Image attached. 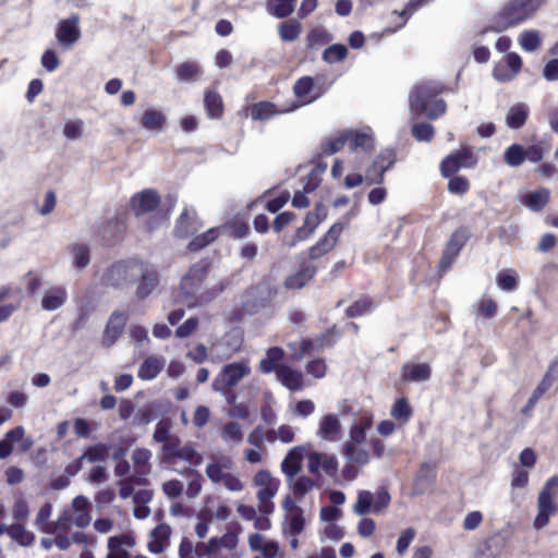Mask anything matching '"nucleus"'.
Returning a JSON list of instances; mask_svg holds the SVG:
<instances>
[{
	"label": "nucleus",
	"mask_w": 558,
	"mask_h": 558,
	"mask_svg": "<svg viewBox=\"0 0 558 558\" xmlns=\"http://www.w3.org/2000/svg\"><path fill=\"white\" fill-rule=\"evenodd\" d=\"M546 0H508L490 19L488 29L501 33L532 19Z\"/></svg>",
	"instance_id": "1"
},
{
	"label": "nucleus",
	"mask_w": 558,
	"mask_h": 558,
	"mask_svg": "<svg viewBox=\"0 0 558 558\" xmlns=\"http://www.w3.org/2000/svg\"><path fill=\"white\" fill-rule=\"evenodd\" d=\"M442 92V85L438 82H425L414 86L410 93V109L417 116H426L428 119H437L446 112L447 106L444 99H435Z\"/></svg>",
	"instance_id": "2"
},
{
	"label": "nucleus",
	"mask_w": 558,
	"mask_h": 558,
	"mask_svg": "<svg viewBox=\"0 0 558 558\" xmlns=\"http://www.w3.org/2000/svg\"><path fill=\"white\" fill-rule=\"evenodd\" d=\"M208 263L201 260L191 266L186 275L181 279L180 291L182 302L189 307L207 303L213 298L208 292H201L203 282L208 272Z\"/></svg>",
	"instance_id": "3"
},
{
	"label": "nucleus",
	"mask_w": 558,
	"mask_h": 558,
	"mask_svg": "<svg viewBox=\"0 0 558 558\" xmlns=\"http://www.w3.org/2000/svg\"><path fill=\"white\" fill-rule=\"evenodd\" d=\"M233 469L234 462L230 457H211L205 473L213 484L232 493H240L244 489V483L238 474L232 472Z\"/></svg>",
	"instance_id": "4"
},
{
	"label": "nucleus",
	"mask_w": 558,
	"mask_h": 558,
	"mask_svg": "<svg viewBox=\"0 0 558 558\" xmlns=\"http://www.w3.org/2000/svg\"><path fill=\"white\" fill-rule=\"evenodd\" d=\"M558 497V476L549 477L537 496V514L533 526L535 530H542L548 525L550 518L558 512L556 498Z\"/></svg>",
	"instance_id": "5"
},
{
	"label": "nucleus",
	"mask_w": 558,
	"mask_h": 558,
	"mask_svg": "<svg viewBox=\"0 0 558 558\" xmlns=\"http://www.w3.org/2000/svg\"><path fill=\"white\" fill-rule=\"evenodd\" d=\"M143 270L138 259L119 260L112 264L102 276V283L111 288H124L134 283Z\"/></svg>",
	"instance_id": "6"
},
{
	"label": "nucleus",
	"mask_w": 558,
	"mask_h": 558,
	"mask_svg": "<svg viewBox=\"0 0 558 558\" xmlns=\"http://www.w3.org/2000/svg\"><path fill=\"white\" fill-rule=\"evenodd\" d=\"M253 483L258 488L256 493L258 511L263 514H271L275 510L271 500L279 490L280 481L274 477L269 471L259 470L254 475Z\"/></svg>",
	"instance_id": "7"
},
{
	"label": "nucleus",
	"mask_w": 558,
	"mask_h": 558,
	"mask_svg": "<svg viewBox=\"0 0 558 558\" xmlns=\"http://www.w3.org/2000/svg\"><path fill=\"white\" fill-rule=\"evenodd\" d=\"M251 374V366L247 361H238L222 366L218 375L214 378L211 387L215 391L222 395H229L243 378Z\"/></svg>",
	"instance_id": "8"
},
{
	"label": "nucleus",
	"mask_w": 558,
	"mask_h": 558,
	"mask_svg": "<svg viewBox=\"0 0 558 558\" xmlns=\"http://www.w3.org/2000/svg\"><path fill=\"white\" fill-rule=\"evenodd\" d=\"M162 452L168 463L173 464L175 460H182L193 466H198L203 462V457L196 451L192 444L182 445L177 436L169 444L162 445Z\"/></svg>",
	"instance_id": "9"
},
{
	"label": "nucleus",
	"mask_w": 558,
	"mask_h": 558,
	"mask_svg": "<svg viewBox=\"0 0 558 558\" xmlns=\"http://www.w3.org/2000/svg\"><path fill=\"white\" fill-rule=\"evenodd\" d=\"M80 16L72 14L59 21L56 28V39L64 49H71L81 38Z\"/></svg>",
	"instance_id": "10"
},
{
	"label": "nucleus",
	"mask_w": 558,
	"mask_h": 558,
	"mask_svg": "<svg viewBox=\"0 0 558 558\" xmlns=\"http://www.w3.org/2000/svg\"><path fill=\"white\" fill-rule=\"evenodd\" d=\"M247 545L251 551L257 553L253 558H277L281 554L280 544L277 541L258 532L247 535Z\"/></svg>",
	"instance_id": "11"
},
{
	"label": "nucleus",
	"mask_w": 558,
	"mask_h": 558,
	"mask_svg": "<svg viewBox=\"0 0 558 558\" xmlns=\"http://www.w3.org/2000/svg\"><path fill=\"white\" fill-rule=\"evenodd\" d=\"M239 544V535L235 531H227L220 537H213L208 542L198 543V553L201 555H210L215 553L217 558H221V549L232 550Z\"/></svg>",
	"instance_id": "12"
},
{
	"label": "nucleus",
	"mask_w": 558,
	"mask_h": 558,
	"mask_svg": "<svg viewBox=\"0 0 558 558\" xmlns=\"http://www.w3.org/2000/svg\"><path fill=\"white\" fill-rule=\"evenodd\" d=\"M21 293L19 287H0V323L7 322L20 307Z\"/></svg>",
	"instance_id": "13"
},
{
	"label": "nucleus",
	"mask_w": 558,
	"mask_h": 558,
	"mask_svg": "<svg viewBox=\"0 0 558 558\" xmlns=\"http://www.w3.org/2000/svg\"><path fill=\"white\" fill-rule=\"evenodd\" d=\"M343 230L344 226L341 222L333 223L328 232L314 246L310 248V257L312 259H317L332 251Z\"/></svg>",
	"instance_id": "14"
},
{
	"label": "nucleus",
	"mask_w": 558,
	"mask_h": 558,
	"mask_svg": "<svg viewBox=\"0 0 558 558\" xmlns=\"http://www.w3.org/2000/svg\"><path fill=\"white\" fill-rule=\"evenodd\" d=\"M307 469L313 474L323 470L328 476L333 477L338 473V460L333 454L312 452L307 457Z\"/></svg>",
	"instance_id": "15"
},
{
	"label": "nucleus",
	"mask_w": 558,
	"mask_h": 558,
	"mask_svg": "<svg viewBox=\"0 0 558 558\" xmlns=\"http://www.w3.org/2000/svg\"><path fill=\"white\" fill-rule=\"evenodd\" d=\"M135 296L138 300H144L157 288L159 283L158 272L147 263L143 262V270L138 276Z\"/></svg>",
	"instance_id": "16"
},
{
	"label": "nucleus",
	"mask_w": 558,
	"mask_h": 558,
	"mask_svg": "<svg viewBox=\"0 0 558 558\" xmlns=\"http://www.w3.org/2000/svg\"><path fill=\"white\" fill-rule=\"evenodd\" d=\"M202 228L196 211L193 208L185 207L177 220L174 233L179 238H187L196 233Z\"/></svg>",
	"instance_id": "17"
},
{
	"label": "nucleus",
	"mask_w": 558,
	"mask_h": 558,
	"mask_svg": "<svg viewBox=\"0 0 558 558\" xmlns=\"http://www.w3.org/2000/svg\"><path fill=\"white\" fill-rule=\"evenodd\" d=\"M128 322V314L125 312H113L107 323L102 343L107 347L112 345L117 339L122 335Z\"/></svg>",
	"instance_id": "18"
},
{
	"label": "nucleus",
	"mask_w": 558,
	"mask_h": 558,
	"mask_svg": "<svg viewBox=\"0 0 558 558\" xmlns=\"http://www.w3.org/2000/svg\"><path fill=\"white\" fill-rule=\"evenodd\" d=\"M171 527L161 523L157 525L149 534L147 548L151 554H161L170 546Z\"/></svg>",
	"instance_id": "19"
},
{
	"label": "nucleus",
	"mask_w": 558,
	"mask_h": 558,
	"mask_svg": "<svg viewBox=\"0 0 558 558\" xmlns=\"http://www.w3.org/2000/svg\"><path fill=\"white\" fill-rule=\"evenodd\" d=\"M159 204L160 197L154 190H144L131 199V206L137 216L153 211Z\"/></svg>",
	"instance_id": "20"
},
{
	"label": "nucleus",
	"mask_w": 558,
	"mask_h": 558,
	"mask_svg": "<svg viewBox=\"0 0 558 558\" xmlns=\"http://www.w3.org/2000/svg\"><path fill=\"white\" fill-rule=\"evenodd\" d=\"M345 142L349 143L351 149H362L365 151L374 148V134L369 128L362 131L348 130L343 131Z\"/></svg>",
	"instance_id": "21"
},
{
	"label": "nucleus",
	"mask_w": 558,
	"mask_h": 558,
	"mask_svg": "<svg viewBox=\"0 0 558 558\" xmlns=\"http://www.w3.org/2000/svg\"><path fill=\"white\" fill-rule=\"evenodd\" d=\"M341 424L333 414L324 415L318 425L317 436L324 440L333 442L341 438Z\"/></svg>",
	"instance_id": "22"
},
{
	"label": "nucleus",
	"mask_w": 558,
	"mask_h": 558,
	"mask_svg": "<svg viewBox=\"0 0 558 558\" xmlns=\"http://www.w3.org/2000/svg\"><path fill=\"white\" fill-rule=\"evenodd\" d=\"M276 375L277 379L291 391L302 390L305 386L303 374L290 366H279L276 369Z\"/></svg>",
	"instance_id": "23"
},
{
	"label": "nucleus",
	"mask_w": 558,
	"mask_h": 558,
	"mask_svg": "<svg viewBox=\"0 0 558 558\" xmlns=\"http://www.w3.org/2000/svg\"><path fill=\"white\" fill-rule=\"evenodd\" d=\"M134 544V537L129 534L111 536L108 538L109 553L106 558H128L129 554L124 546L133 547Z\"/></svg>",
	"instance_id": "24"
},
{
	"label": "nucleus",
	"mask_w": 558,
	"mask_h": 558,
	"mask_svg": "<svg viewBox=\"0 0 558 558\" xmlns=\"http://www.w3.org/2000/svg\"><path fill=\"white\" fill-rule=\"evenodd\" d=\"M304 449L294 447L290 449L281 462V470L289 481H292L301 470Z\"/></svg>",
	"instance_id": "25"
},
{
	"label": "nucleus",
	"mask_w": 558,
	"mask_h": 558,
	"mask_svg": "<svg viewBox=\"0 0 558 558\" xmlns=\"http://www.w3.org/2000/svg\"><path fill=\"white\" fill-rule=\"evenodd\" d=\"M432 369L426 363H407L402 366L403 381H426L430 378Z\"/></svg>",
	"instance_id": "26"
},
{
	"label": "nucleus",
	"mask_w": 558,
	"mask_h": 558,
	"mask_svg": "<svg viewBox=\"0 0 558 558\" xmlns=\"http://www.w3.org/2000/svg\"><path fill=\"white\" fill-rule=\"evenodd\" d=\"M316 267L313 265H304L296 272L288 276L284 280L287 289H301L305 287L316 275Z\"/></svg>",
	"instance_id": "27"
},
{
	"label": "nucleus",
	"mask_w": 558,
	"mask_h": 558,
	"mask_svg": "<svg viewBox=\"0 0 558 558\" xmlns=\"http://www.w3.org/2000/svg\"><path fill=\"white\" fill-rule=\"evenodd\" d=\"M293 90L302 105L310 104L319 97V94L315 92L314 81L310 76L299 78L293 86Z\"/></svg>",
	"instance_id": "28"
},
{
	"label": "nucleus",
	"mask_w": 558,
	"mask_h": 558,
	"mask_svg": "<svg viewBox=\"0 0 558 558\" xmlns=\"http://www.w3.org/2000/svg\"><path fill=\"white\" fill-rule=\"evenodd\" d=\"M530 114V108L524 102H518L510 107L506 116V124L508 128L518 130L521 129Z\"/></svg>",
	"instance_id": "29"
},
{
	"label": "nucleus",
	"mask_w": 558,
	"mask_h": 558,
	"mask_svg": "<svg viewBox=\"0 0 558 558\" xmlns=\"http://www.w3.org/2000/svg\"><path fill=\"white\" fill-rule=\"evenodd\" d=\"M165 364L166 361L162 356H148L140 366L137 375L143 380H151L158 376Z\"/></svg>",
	"instance_id": "30"
},
{
	"label": "nucleus",
	"mask_w": 558,
	"mask_h": 558,
	"mask_svg": "<svg viewBox=\"0 0 558 558\" xmlns=\"http://www.w3.org/2000/svg\"><path fill=\"white\" fill-rule=\"evenodd\" d=\"M68 299V292L64 287L52 288L44 294L41 307L45 311H56L60 308Z\"/></svg>",
	"instance_id": "31"
},
{
	"label": "nucleus",
	"mask_w": 558,
	"mask_h": 558,
	"mask_svg": "<svg viewBox=\"0 0 558 558\" xmlns=\"http://www.w3.org/2000/svg\"><path fill=\"white\" fill-rule=\"evenodd\" d=\"M52 511L53 506L49 501L40 506L34 520V525L38 531L46 534H54V521L49 522Z\"/></svg>",
	"instance_id": "32"
},
{
	"label": "nucleus",
	"mask_w": 558,
	"mask_h": 558,
	"mask_svg": "<svg viewBox=\"0 0 558 558\" xmlns=\"http://www.w3.org/2000/svg\"><path fill=\"white\" fill-rule=\"evenodd\" d=\"M220 437L227 445L239 446L244 438L242 425L235 421L227 422L220 429Z\"/></svg>",
	"instance_id": "33"
},
{
	"label": "nucleus",
	"mask_w": 558,
	"mask_h": 558,
	"mask_svg": "<svg viewBox=\"0 0 558 558\" xmlns=\"http://www.w3.org/2000/svg\"><path fill=\"white\" fill-rule=\"evenodd\" d=\"M295 108H298V106H295L293 108H289V109H278L271 102L262 101V102L253 105L250 108V112H251V117L254 120H267V119H270L271 117H274V116H276L278 113L292 111Z\"/></svg>",
	"instance_id": "34"
},
{
	"label": "nucleus",
	"mask_w": 558,
	"mask_h": 558,
	"mask_svg": "<svg viewBox=\"0 0 558 558\" xmlns=\"http://www.w3.org/2000/svg\"><path fill=\"white\" fill-rule=\"evenodd\" d=\"M550 192L547 189H539L527 193L522 203L533 211L542 210L549 202Z\"/></svg>",
	"instance_id": "35"
},
{
	"label": "nucleus",
	"mask_w": 558,
	"mask_h": 558,
	"mask_svg": "<svg viewBox=\"0 0 558 558\" xmlns=\"http://www.w3.org/2000/svg\"><path fill=\"white\" fill-rule=\"evenodd\" d=\"M464 240L461 232H454L447 244L444 256L440 259V267L447 268L451 265L452 260L458 255L459 251L463 246Z\"/></svg>",
	"instance_id": "36"
},
{
	"label": "nucleus",
	"mask_w": 558,
	"mask_h": 558,
	"mask_svg": "<svg viewBox=\"0 0 558 558\" xmlns=\"http://www.w3.org/2000/svg\"><path fill=\"white\" fill-rule=\"evenodd\" d=\"M166 123V116L157 109H147L142 116L144 129L153 132H160Z\"/></svg>",
	"instance_id": "37"
},
{
	"label": "nucleus",
	"mask_w": 558,
	"mask_h": 558,
	"mask_svg": "<svg viewBox=\"0 0 558 558\" xmlns=\"http://www.w3.org/2000/svg\"><path fill=\"white\" fill-rule=\"evenodd\" d=\"M204 106L207 114L211 119H219L223 114V101L221 96L215 90H207L204 97Z\"/></svg>",
	"instance_id": "38"
},
{
	"label": "nucleus",
	"mask_w": 558,
	"mask_h": 558,
	"mask_svg": "<svg viewBox=\"0 0 558 558\" xmlns=\"http://www.w3.org/2000/svg\"><path fill=\"white\" fill-rule=\"evenodd\" d=\"M9 537L22 547L32 546L36 538L32 531H28L23 523L19 522L11 524Z\"/></svg>",
	"instance_id": "39"
},
{
	"label": "nucleus",
	"mask_w": 558,
	"mask_h": 558,
	"mask_svg": "<svg viewBox=\"0 0 558 558\" xmlns=\"http://www.w3.org/2000/svg\"><path fill=\"white\" fill-rule=\"evenodd\" d=\"M295 3L296 0H267L266 8L269 14L284 19L294 11Z\"/></svg>",
	"instance_id": "40"
},
{
	"label": "nucleus",
	"mask_w": 558,
	"mask_h": 558,
	"mask_svg": "<svg viewBox=\"0 0 558 558\" xmlns=\"http://www.w3.org/2000/svg\"><path fill=\"white\" fill-rule=\"evenodd\" d=\"M151 452L146 448H136L132 453V461L136 473L140 476H146L150 472Z\"/></svg>",
	"instance_id": "41"
},
{
	"label": "nucleus",
	"mask_w": 558,
	"mask_h": 558,
	"mask_svg": "<svg viewBox=\"0 0 558 558\" xmlns=\"http://www.w3.org/2000/svg\"><path fill=\"white\" fill-rule=\"evenodd\" d=\"M110 446L104 442H97L84 450L80 457L82 461L89 463L104 462L109 454Z\"/></svg>",
	"instance_id": "42"
},
{
	"label": "nucleus",
	"mask_w": 558,
	"mask_h": 558,
	"mask_svg": "<svg viewBox=\"0 0 558 558\" xmlns=\"http://www.w3.org/2000/svg\"><path fill=\"white\" fill-rule=\"evenodd\" d=\"M557 377H558V361H555V362L550 363V365L548 366L547 372L545 373L541 383L534 389L533 395H535L537 398L541 399L546 393V391H548L553 387Z\"/></svg>",
	"instance_id": "43"
},
{
	"label": "nucleus",
	"mask_w": 558,
	"mask_h": 558,
	"mask_svg": "<svg viewBox=\"0 0 558 558\" xmlns=\"http://www.w3.org/2000/svg\"><path fill=\"white\" fill-rule=\"evenodd\" d=\"M342 453L344 458L357 466H364L369 462V453L360 446L343 445Z\"/></svg>",
	"instance_id": "44"
},
{
	"label": "nucleus",
	"mask_w": 558,
	"mask_h": 558,
	"mask_svg": "<svg viewBox=\"0 0 558 558\" xmlns=\"http://www.w3.org/2000/svg\"><path fill=\"white\" fill-rule=\"evenodd\" d=\"M434 477L435 474L433 466L428 463H424L416 475L413 494L422 495L425 490V486H429L433 483Z\"/></svg>",
	"instance_id": "45"
},
{
	"label": "nucleus",
	"mask_w": 558,
	"mask_h": 558,
	"mask_svg": "<svg viewBox=\"0 0 558 558\" xmlns=\"http://www.w3.org/2000/svg\"><path fill=\"white\" fill-rule=\"evenodd\" d=\"M178 473L190 478L186 488V496L189 498L197 497L203 487L201 474L192 468H185L184 470L178 471Z\"/></svg>",
	"instance_id": "46"
},
{
	"label": "nucleus",
	"mask_w": 558,
	"mask_h": 558,
	"mask_svg": "<svg viewBox=\"0 0 558 558\" xmlns=\"http://www.w3.org/2000/svg\"><path fill=\"white\" fill-rule=\"evenodd\" d=\"M284 352L279 347H272L267 350L266 356L259 363L260 372L269 374L276 369L278 362L283 359Z\"/></svg>",
	"instance_id": "47"
},
{
	"label": "nucleus",
	"mask_w": 558,
	"mask_h": 558,
	"mask_svg": "<svg viewBox=\"0 0 558 558\" xmlns=\"http://www.w3.org/2000/svg\"><path fill=\"white\" fill-rule=\"evenodd\" d=\"M68 250L73 257V267L77 269H83L89 264V248L85 244H71L68 246Z\"/></svg>",
	"instance_id": "48"
},
{
	"label": "nucleus",
	"mask_w": 558,
	"mask_h": 558,
	"mask_svg": "<svg viewBox=\"0 0 558 558\" xmlns=\"http://www.w3.org/2000/svg\"><path fill=\"white\" fill-rule=\"evenodd\" d=\"M499 289L506 292L514 291L519 286V277L513 269H502L496 276Z\"/></svg>",
	"instance_id": "49"
},
{
	"label": "nucleus",
	"mask_w": 558,
	"mask_h": 558,
	"mask_svg": "<svg viewBox=\"0 0 558 558\" xmlns=\"http://www.w3.org/2000/svg\"><path fill=\"white\" fill-rule=\"evenodd\" d=\"M374 494L369 490H359L357 498L353 505V512L357 515H364L373 512Z\"/></svg>",
	"instance_id": "50"
},
{
	"label": "nucleus",
	"mask_w": 558,
	"mask_h": 558,
	"mask_svg": "<svg viewBox=\"0 0 558 558\" xmlns=\"http://www.w3.org/2000/svg\"><path fill=\"white\" fill-rule=\"evenodd\" d=\"M519 44L525 51L533 52L542 45V38L538 31L527 29L521 33Z\"/></svg>",
	"instance_id": "51"
},
{
	"label": "nucleus",
	"mask_w": 558,
	"mask_h": 558,
	"mask_svg": "<svg viewBox=\"0 0 558 558\" xmlns=\"http://www.w3.org/2000/svg\"><path fill=\"white\" fill-rule=\"evenodd\" d=\"M525 148L519 144L510 145L504 153V160L510 167H519L525 160Z\"/></svg>",
	"instance_id": "52"
},
{
	"label": "nucleus",
	"mask_w": 558,
	"mask_h": 558,
	"mask_svg": "<svg viewBox=\"0 0 558 558\" xmlns=\"http://www.w3.org/2000/svg\"><path fill=\"white\" fill-rule=\"evenodd\" d=\"M197 550L198 543L194 546L191 539L183 537L179 545L178 554L180 558H217L215 553L203 556Z\"/></svg>",
	"instance_id": "53"
},
{
	"label": "nucleus",
	"mask_w": 558,
	"mask_h": 558,
	"mask_svg": "<svg viewBox=\"0 0 558 558\" xmlns=\"http://www.w3.org/2000/svg\"><path fill=\"white\" fill-rule=\"evenodd\" d=\"M302 26L295 20L283 22L278 27L279 36L283 41L295 40L300 36Z\"/></svg>",
	"instance_id": "54"
},
{
	"label": "nucleus",
	"mask_w": 558,
	"mask_h": 558,
	"mask_svg": "<svg viewBox=\"0 0 558 558\" xmlns=\"http://www.w3.org/2000/svg\"><path fill=\"white\" fill-rule=\"evenodd\" d=\"M305 520L302 514V509H295L288 518L287 527H284L286 535L296 536L303 532Z\"/></svg>",
	"instance_id": "55"
},
{
	"label": "nucleus",
	"mask_w": 558,
	"mask_h": 558,
	"mask_svg": "<svg viewBox=\"0 0 558 558\" xmlns=\"http://www.w3.org/2000/svg\"><path fill=\"white\" fill-rule=\"evenodd\" d=\"M202 74V69L196 62H184L177 69V77L180 81H195Z\"/></svg>",
	"instance_id": "56"
},
{
	"label": "nucleus",
	"mask_w": 558,
	"mask_h": 558,
	"mask_svg": "<svg viewBox=\"0 0 558 558\" xmlns=\"http://www.w3.org/2000/svg\"><path fill=\"white\" fill-rule=\"evenodd\" d=\"M289 482L296 498L304 497L315 486V482L311 477L304 475L293 478Z\"/></svg>",
	"instance_id": "57"
},
{
	"label": "nucleus",
	"mask_w": 558,
	"mask_h": 558,
	"mask_svg": "<svg viewBox=\"0 0 558 558\" xmlns=\"http://www.w3.org/2000/svg\"><path fill=\"white\" fill-rule=\"evenodd\" d=\"M390 415L403 423L408 422L412 416V408L405 398L398 399L390 410Z\"/></svg>",
	"instance_id": "58"
},
{
	"label": "nucleus",
	"mask_w": 558,
	"mask_h": 558,
	"mask_svg": "<svg viewBox=\"0 0 558 558\" xmlns=\"http://www.w3.org/2000/svg\"><path fill=\"white\" fill-rule=\"evenodd\" d=\"M375 307V303L369 298H362L355 301L347 308L349 317H357L371 313Z\"/></svg>",
	"instance_id": "59"
},
{
	"label": "nucleus",
	"mask_w": 558,
	"mask_h": 558,
	"mask_svg": "<svg viewBox=\"0 0 558 558\" xmlns=\"http://www.w3.org/2000/svg\"><path fill=\"white\" fill-rule=\"evenodd\" d=\"M31 510L27 500L23 496L15 498L12 506V518L15 522L24 523L29 517Z\"/></svg>",
	"instance_id": "60"
},
{
	"label": "nucleus",
	"mask_w": 558,
	"mask_h": 558,
	"mask_svg": "<svg viewBox=\"0 0 558 558\" xmlns=\"http://www.w3.org/2000/svg\"><path fill=\"white\" fill-rule=\"evenodd\" d=\"M348 49L344 45L335 44L323 52V60L327 63H336L345 59Z\"/></svg>",
	"instance_id": "61"
},
{
	"label": "nucleus",
	"mask_w": 558,
	"mask_h": 558,
	"mask_svg": "<svg viewBox=\"0 0 558 558\" xmlns=\"http://www.w3.org/2000/svg\"><path fill=\"white\" fill-rule=\"evenodd\" d=\"M170 426L171 424L168 420L158 422L153 435L154 440L167 445L171 439H174L177 436L170 434Z\"/></svg>",
	"instance_id": "62"
},
{
	"label": "nucleus",
	"mask_w": 558,
	"mask_h": 558,
	"mask_svg": "<svg viewBox=\"0 0 558 558\" xmlns=\"http://www.w3.org/2000/svg\"><path fill=\"white\" fill-rule=\"evenodd\" d=\"M457 153L448 155L440 163V172L444 177L450 178L461 169Z\"/></svg>",
	"instance_id": "63"
},
{
	"label": "nucleus",
	"mask_w": 558,
	"mask_h": 558,
	"mask_svg": "<svg viewBox=\"0 0 558 558\" xmlns=\"http://www.w3.org/2000/svg\"><path fill=\"white\" fill-rule=\"evenodd\" d=\"M345 143L347 142H345L344 133L341 132L337 136L327 138L322 144V153L327 156L332 155V154L339 151L344 146Z\"/></svg>",
	"instance_id": "64"
}]
</instances>
